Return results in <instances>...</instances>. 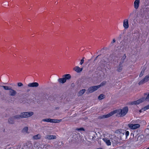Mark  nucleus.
<instances>
[{
	"label": "nucleus",
	"mask_w": 149,
	"mask_h": 149,
	"mask_svg": "<svg viewBox=\"0 0 149 149\" xmlns=\"http://www.w3.org/2000/svg\"><path fill=\"white\" fill-rule=\"evenodd\" d=\"M128 108L127 107H124L122 109H120L118 110L119 114L120 116L123 117L125 116L128 112Z\"/></svg>",
	"instance_id": "1"
},
{
	"label": "nucleus",
	"mask_w": 149,
	"mask_h": 149,
	"mask_svg": "<svg viewBox=\"0 0 149 149\" xmlns=\"http://www.w3.org/2000/svg\"><path fill=\"white\" fill-rule=\"evenodd\" d=\"M33 112H23L20 113L22 118H26L30 117L33 114Z\"/></svg>",
	"instance_id": "2"
},
{
	"label": "nucleus",
	"mask_w": 149,
	"mask_h": 149,
	"mask_svg": "<svg viewBox=\"0 0 149 149\" xmlns=\"http://www.w3.org/2000/svg\"><path fill=\"white\" fill-rule=\"evenodd\" d=\"M114 113L115 112H114V111L111 112L107 115H103L99 116L98 117V119H102L107 118L112 116Z\"/></svg>",
	"instance_id": "3"
},
{
	"label": "nucleus",
	"mask_w": 149,
	"mask_h": 149,
	"mask_svg": "<svg viewBox=\"0 0 149 149\" xmlns=\"http://www.w3.org/2000/svg\"><path fill=\"white\" fill-rule=\"evenodd\" d=\"M128 125L129 128L133 130L138 128L140 127V125L138 124H129Z\"/></svg>",
	"instance_id": "4"
},
{
	"label": "nucleus",
	"mask_w": 149,
	"mask_h": 149,
	"mask_svg": "<svg viewBox=\"0 0 149 149\" xmlns=\"http://www.w3.org/2000/svg\"><path fill=\"white\" fill-rule=\"evenodd\" d=\"M145 100L144 97L136 101H133L131 102V104L132 105H137L143 102Z\"/></svg>",
	"instance_id": "5"
},
{
	"label": "nucleus",
	"mask_w": 149,
	"mask_h": 149,
	"mask_svg": "<svg viewBox=\"0 0 149 149\" xmlns=\"http://www.w3.org/2000/svg\"><path fill=\"white\" fill-rule=\"evenodd\" d=\"M17 92L16 91L12 89V88L10 87L9 90V94L10 96H15Z\"/></svg>",
	"instance_id": "6"
},
{
	"label": "nucleus",
	"mask_w": 149,
	"mask_h": 149,
	"mask_svg": "<svg viewBox=\"0 0 149 149\" xmlns=\"http://www.w3.org/2000/svg\"><path fill=\"white\" fill-rule=\"evenodd\" d=\"M111 141L113 144H117L119 143L118 138L116 136L113 137V139H111Z\"/></svg>",
	"instance_id": "7"
},
{
	"label": "nucleus",
	"mask_w": 149,
	"mask_h": 149,
	"mask_svg": "<svg viewBox=\"0 0 149 149\" xmlns=\"http://www.w3.org/2000/svg\"><path fill=\"white\" fill-rule=\"evenodd\" d=\"M39 86V84L37 82H33L30 83L28 85V87H37Z\"/></svg>",
	"instance_id": "8"
},
{
	"label": "nucleus",
	"mask_w": 149,
	"mask_h": 149,
	"mask_svg": "<svg viewBox=\"0 0 149 149\" xmlns=\"http://www.w3.org/2000/svg\"><path fill=\"white\" fill-rule=\"evenodd\" d=\"M123 26L125 29H127L129 27L128 19H125L123 21Z\"/></svg>",
	"instance_id": "9"
},
{
	"label": "nucleus",
	"mask_w": 149,
	"mask_h": 149,
	"mask_svg": "<svg viewBox=\"0 0 149 149\" xmlns=\"http://www.w3.org/2000/svg\"><path fill=\"white\" fill-rule=\"evenodd\" d=\"M140 3V0H135L134 2V7L136 9L138 8Z\"/></svg>",
	"instance_id": "10"
},
{
	"label": "nucleus",
	"mask_w": 149,
	"mask_h": 149,
	"mask_svg": "<svg viewBox=\"0 0 149 149\" xmlns=\"http://www.w3.org/2000/svg\"><path fill=\"white\" fill-rule=\"evenodd\" d=\"M56 136L55 135H47L45 137V139H48L49 140L54 139H56Z\"/></svg>",
	"instance_id": "11"
},
{
	"label": "nucleus",
	"mask_w": 149,
	"mask_h": 149,
	"mask_svg": "<svg viewBox=\"0 0 149 149\" xmlns=\"http://www.w3.org/2000/svg\"><path fill=\"white\" fill-rule=\"evenodd\" d=\"M73 70L79 73L82 71L83 68H80L79 66H76L74 68Z\"/></svg>",
	"instance_id": "12"
},
{
	"label": "nucleus",
	"mask_w": 149,
	"mask_h": 149,
	"mask_svg": "<svg viewBox=\"0 0 149 149\" xmlns=\"http://www.w3.org/2000/svg\"><path fill=\"white\" fill-rule=\"evenodd\" d=\"M15 119L13 117H10L8 119V122L10 124H13L15 123Z\"/></svg>",
	"instance_id": "13"
},
{
	"label": "nucleus",
	"mask_w": 149,
	"mask_h": 149,
	"mask_svg": "<svg viewBox=\"0 0 149 149\" xmlns=\"http://www.w3.org/2000/svg\"><path fill=\"white\" fill-rule=\"evenodd\" d=\"M103 139L108 146L111 145V142L110 140H109L107 138H104Z\"/></svg>",
	"instance_id": "14"
},
{
	"label": "nucleus",
	"mask_w": 149,
	"mask_h": 149,
	"mask_svg": "<svg viewBox=\"0 0 149 149\" xmlns=\"http://www.w3.org/2000/svg\"><path fill=\"white\" fill-rule=\"evenodd\" d=\"M123 64H122L121 63H119V64L118 67V68H117V70L118 72H121L122 70L123 69Z\"/></svg>",
	"instance_id": "15"
},
{
	"label": "nucleus",
	"mask_w": 149,
	"mask_h": 149,
	"mask_svg": "<svg viewBox=\"0 0 149 149\" xmlns=\"http://www.w3.org/2000/svg\"><path fill=\"white\" fill-rule=\"evenodd\" d=\"M58 81L60 83L63 84L65 83L66 81V79H65L64 77L59 79L58 80Z\"/></svg>",
	"instance_id": "16"
},
{
	"label": "nucleus",
	"mask_w": 149,
	"mask_h": 149,
	"mask_svg": "<svg viewBox=\"0 0 149 149\" xmlns=\"http://www.w3.org/2000/svg\"><path fill=\"white\" fill-rule=\"evenodd\" d=\"M42 121L50 122L51 123H53L54 122V121H52V119H51L50 118H47V119H43L41 121V123H42Z\"/></svg>",
	"instance_id": "17"
},
{
	"label": "nucleus",
	"mask_w": 149,
	"mask_h": 149,
	"mask_svg": "<svg viewBox=\"0 0 149 149\" xmlns=\"http://www.w3.org/2000/svg\"><path fill=\"white\" fill-rule=\"evenodd\" d=\"M85 91L86 90L85 89H83L80 91L78 94V96H80L82 95L85 93Z\"/></svg>",
	"instance_id": "18"
},
{
	"label": "nucleus",
	"mask_w": 149,
	"mask_h": 149,
	"mask_svg": "<svg viewBox=\"0 0 149 149\" xmlns=\"http://www.w3.org/2000/svg\"><path fill=\"white\" fill-rule=\"evenodd\" d=\"M63 77H64L65 79H66V81L67 79H69L71 78L70 75L69 74H65L63 75Z\"/></svg>",
	"instance_id": "19"
},
{
	"label": "nucleus",
	"mask_w": 149,
	"mask_h": 149,
	"mask_svg": "<svg viewBox=\"0 0 149 149\" xmlns=\"http://www.w3.org/2000/svg\"><path fill=\"white\" fill-rule=\"evenodd\" d=\"M126 58V56L125 54H124V55L123 56L122 58L121 59V61L120 62V63L123 64L124 62L125 59Z\"/></svg>",
	"instance_id": "20"
},
{
	"label": "nucleus",
	"mask_w": 149,
	"mask_h": 149,
	"mask_svg": "<svg viewBox=\"0 0 149 149\" xmlns=\"http://www.w3.org/2000/svg\"><path fill=\"white\" fill-rule=\"evenodd\" d=\"M93 92H94L93 91V90L92 88H91V87L89 88L87 91V94L91 93Z\"/></svg>",
	"instance_id": "21"
},
{
	"label": "nucleus",
	"mask_w": 149,
	"mask_h": 149,
	"mask_svg": "<svg viewBox=\"0 0 149 149\" xmlns=\"http://www.w3.org/2000/svg\"><path fill=\"white\" fill-rule=\"evenodd\" d=\"M33 138L34 139H39L41 138V136L40 134H38L34 136Z\"/></svg>",
	"instance_id": "22"
},
{
	"label": "nucleus",
	"mask_w": 149,
	"mask_h": 149,
	"mask_svg": "<svg viewBox=\"0 0 149 149\" xmlns=\"http://www.w3.org/2000/svg\"><path fill=\"white\" fill-rule=\"evenodd\" d=\"M121 134H123V135L125 136L126 138L127 136H129V132L128 131H125V132H124L123 134L122 133Z\"/></svg>",
	"instance_id": "23"
},
{
	"label": "nucleus",
	"mask_w": 149,
	"mask_h": 149,
	"mask_svg": "<svg viewBox=\"0 0 149 149\" xmlns=\"http://www.w3.org/2000/svg\"><path fill=\"white\" fill-rule=\"evenodd\" d=\"M14 118L15 119H20L21 118H21V114L20 115H16L14 116H13Z\"/></svg>",
	"instance_id": "24"
},
{
	"label": "nucleus",
	"mask_w": 149,
	"mask_h": 149,
	"mask_svg": "<svg viewBox=\"0 0 149 149\" xmlns=\"http://www.w3.org/2000/svg\"><path fill=\"white\" fill-rule=\"evenodd\" d=\"M91 87V88H92L93 89V92L96 91L99 88L97 86H94Z\"/></svg>",
	"instance_id": "25"
},
{
	"label": "nucleus",
	"mask_w": 149,
	"mask_h": 149,
	"mask_svg": "<svg viewBox=\"0 0 149 149\" xmlns=\"http://www.w3.org/2000/svg\"><path fill=\"white\" fill-rule=\"evenodd\" d=\"M143 79L146 82L148 81L149 80V74L146 76Z\"/></svg>",
	"instance_id": "26"
},
{
	"label": "nucleus",
	"mask_w": 149,
	"mask_h": 149,
	"mask_svg": "<svg viewBox=\"0 0 149 149\" xmlns=\"http://www.w3.org/2000/svg\"><path fill=\"white\" fill-rule=\"evenodd\" d=\"M104 98V95L103 94H100L98 97V99L100 100H101Z\"/></svg>",
	"instance_id": "27"
},
{
	"label": "nucleus",
	"mask_w": 149,
	"mask_h": 149,
	"mask_svg": "<svg viewBox=\"0 0 149 149\" xmlns=\"http://www.w3.org/2000/svg\"><path fill=\"white\" fill-rule=\"evenodd\" d=\"M106 81L102 82L100 84V85H97V86L99 88L100 87L105 85L106 84Z\"/></svg>",
	"instance_id": "28"
},
{
	"label": "nucleus",
	"mask_w": 149,
	"mask_h": 149,
	"mask_svg": "<svg viewBox=\"0 0 149 149\" xmlns=\"http://www.w3.org/2000/svg\"><path fill=\"white\" fill-rule=\"evenodd\" d=\"M145 69H143L142 70L139 75V77H142L143 76V75L144 73L145 72Z\"/></svg>",
	"instance_id": "29"
},
{
	"label": "nucleus",
	"mask_w": 149,
	"mask_h": 149,
	"mask_svg": "<svg viewBox=\"0 0 149 149\" xmlns=\"http://www.w3.org/2000/svg\"><path fill=\"white\" fill-rule=\"evenodd\" d=\"M145 82H145V81L144 80V79H142L139 82V85H141L143 84H144Z\"/></svg>",
	"instance_id": "30"
},
{
	"label": "nucleus",
	"mask_w": 149,
	"mask_h": 149,
	"mask_svg": "<svg viewBox=\"0 0 149 149\" xmlns=\"http://www.w3.org/2000/svg\"><path fill=\"white\" fill-rule=\"evenodd\" d=\"M61 120H62L61 119H59V120L55 119H52V121H53L54 122V123H58V122H61Z\"/></svg>",
	"instance_id": "31"
},
{
	"label": "nucleus",
	"mask_w": 149,
	"mask_h": 149,
	"mask_svg": "<svg viewBox=\"0 0 149 149\" xmlns=\"http://www.w3.org/2000/svg\"><path fill=\"white\" fill-rule=\"evenodd\" d=\"M1 87H3L5 90H9L10 88L8 86H1Z\"/></svg>",
	"instance_id": "32"
},
{
	"label": "nucleus",
	"mask_w": 149,
	"mask_h": 149,
	"mask_svg": "<svg viewBox=\"0 0 149 149\" xmlns=\"http://www.w3.org/2000/svg\"><path fill=\"white\" fill-rule=\"evenodd\" d=\"M28 130V128L27 127H25L23 129L22 131L24 132H27Z\"/></svg>",
	"instance_id": "33"
},
{
	"label": "nucleus",
	"mask_w": 149,
	"mask_h": 149,
	"mask_svg": "<svg viewBox=\"0 0 149 149\" xmlns=\"http://www.w3.org/2000/svg\"><path fill=\"white\" fill-rule=\"evenodd\" d=\"M85 58L84 57H83V58L81 60V61L80 63V64L82 65L84 63V59Z\"/></svg>",
	"instance_id": "34"
},
{
	"label": "nucleus",
	"mask_w": 149,
	"mask_h": 149,
	"mask_svg": "<svg viewBox=\"0 0 149 149\" xmlns=\"http://www.w3.org/2000/svg\"><path fill=\"white\" fill-rule=\"evenodd\" d=\"M76 130L78 131H84L85 130L83 128H77V129H76Z\"/></svg>",
	"instance_id": "35"
},
{
	"label": "nucleus",
	"mask_w": 149,
	"mask_h": 149,
	"mask_svg": "<svg viewBox=\"0 0 149 149\" xmlns=\"http://www.w3.org/2000/svg\"><path fill=\"white\" fill-rule=\"evenodd\" d=\"M145 100H146V101H149V93L146 97L145 98Z\"/></svg>",
	"instance_id": "36"
},
{
	"label": "nucleus",
	"mask_w": 149,
	"mask_h": 149,
	"mask_svg": "<svg viewBox=\"0 0 149 149\" xmlns=\"http://www.w3.org/2000/svg\"><path fill=\"white\" fill-rule=\"evenodd\" d=\"M17 84L18 86L19 87H21V86H22L23 85V84H22V83H21V82L18 83Z\"/></svg>",
	"instance_id": "37"
},
{
	"label": "nucleus",
	"mask_w": 149,
	"mask_h": 149,
	"mask_svg": "<svg viewBox=\"0 0 149 149\" xmlns=\"http://www.w3.org/2000/svg\"><path fill=\"white\" fill-rule=\"evenodd\" d=\"M145 110L149 109V104L148 105L144 108Z\"/></svg>",
	"instance_id": "38"
},
{
	"label": "nucleus",
	"mask_w": 149,
	"mask_h": 149,
	"mask_svg": "<svg viewBox=\"0 0 149 149\" xmlns=\"http://www.w3.org/2000/svg\"><path fill=\"white\" fill-rule=\"evenodd\" d=\"M28 145H29V147H30V146H32V145L30 143H26V146H28Z\"/></svg>",
	"instance_id": "39"
},
{
	"label": "nucleus",
	"mask_w": 149,
	"mask_h": 149,
	"mask_svg": "<svg viewBox=\"0 0 149 149\" xmlns=\"http://www.w3.org/2000/svg\"><path fill=\"white\" fill-rule=\"evenodd\" d=\"M115 42H116V40H115V39H113L112 41L111 42V43L113 44V43Z\"/></svg>",
	"instance_id": "40"
},
{
	"label": "nucleus",
	"mask_w": 149,
	"mask_h": 149,
	"mask_svg": "<svg viewBox=\"0 0 149 149\" xmlns=\"http://www.w3.org/2000/svg\"><path fill=\"white\" fill-rule=\"evenodd\" d=\"M100 55H99L98 56H97L95 58V60H94V61H95L96 60H97V58Z\"/></svg>",
	"instance_id": "41"
},
{
	"label": "nucleus",
	"mask_w": 149,
	"mask_h": 149,
	"mask_svg": "<svg viewBox=\"0 0 149 149\" xmlns=\"http://www.w3.org/2000/svg\"><path fill=\"white\" fill-rule=\"evenodd\" d=\"M132 13H130V15H129V17H130L131 16H132Z\"/></svg>",
	"instance_id": "42"
},
{
	"label": "nucleus",
	"mask_w": 149,
	"mask_h": 149,
	"mask_svg": "<svg viewBox=\"0 0 149 149\" xmlns=\"http://www.w3.org/2000/svg\"><path fill=\"white\" fill-rule=\"evenodd\" d=\"M97 149H102L101 148H98Z\"/></svg>",
	"instance_id": "43"
},
{
	"label": "nucleus",
	"mask_w": 149,
	"mask_h": 149,
	"mask_svg": "<svg viewBox=\"0 0 149 149\" xmlns=\"http://www.w3.org/2000/svg\"><path fill=\"white\" fill-rule=\"evenodd\" d=\"M29 91H30L29 90H27V92H29Z\"/></svg>",
	"instance_id": "44"
},
{
	"label": "nucleus",
	"mask_w": 149,
	"mask_h": 149,
	"mask_svg": "<svg viewBox=\"0 0 149 149\" xmlns=\"http://www.w3.org/2000/svg\"><path fill=\"white\" fill-rule=\"evenodd\" d=\"M91 60V59L88 60V62H89Z\"/></svg>",
	"instance_id": "45"
},
{
	"label": "nucleus",
	"mask_w": 149,
	"mask_h": 149,
	"mask_svg": "<svg viewBox=\"0 0 149 149\" xmlns=\"http://www.w3.org/2000/svg\"><path fill=\"white\" fill-rule=\"evenodd\" d=\"M57 3H57V2H55V3L57 4Z\"/></svg>",
	"instance_id": "46"
},
{
	"label": "nucleus",
	"mask_w": 149,
	"mask_h": 149,
	"mask_svg": "<svg viewBox=\"0 0 149 149\" xmlns=\"http://www.w3.org/2000/svg\"><path fill=\"white\" fill-rule=\"evenodd\" d=\"M146 149H149V147L147 148H146Z\"/></svg>",
	"instance_id": "47"
}]
</instances>
